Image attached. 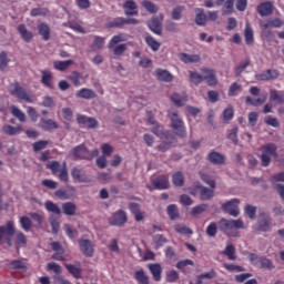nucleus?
<instances>
[{
    "label": "nucleus",
    "instance_id": "20",
    "mask_svg": "<svg viewBox=\"0 0 284 284\" xmlns=\"http://www.w3.org/2000/svg\"><path fill=\"white\" fill-rule=\"evenodd\" d=\"M71 176L74 181H78V183H88V181H90L88 175H85V172L79 168H73L71 170Z\"/></svg>",
    "mask_w": 284,
    "mask_h": 284
},
{
    "label": "nucleus",
    "instance_id": "27",
    "mask_svg": "<svg viewBox=\"0 0 284 284\" xmlns=\"http://www.w3.org/2000/svg\"><path fill=\"white\" fill-rule=\"evenodd\" d=\"M260 28L262 31V37L266 39V41H274V32H272L271 27H268L265 22H260Z\"/></svg>",
    "mask_w": 284,
    "mask_h": 284
},
{
    "label": "nucleus",
    "instance_id": "52",
    "mask_svg": "<svg viewBox=\"0 0 284 284\" xmlns=\"http://www.w3.org/2000/svg\"><path fill=\"white\" fill-rule=\"evenodd\" d=\"M183 10H185V7H182V6H178L173 8L171 12V18L173 19V21H179L181 19L183 14Z\"/></svg>",
    "mask_w": 284,
    "mask_h": 284
},
{
    "label": "nucleus",
    "instance_id": "47",
    "mask_svg": "<svg viewBox=\"0 0 284 284\" xmlns=\"http://www.w3.org/2000/svg\"><path fill=\"white\" fill-rule=\"evenodd\" d=\"M103 45H105V38L95 36L94 41L92 43V50H103Z\"/></svg>",
    "mask_w": 284,
    "mask_h": 284
},
{
    "label": "nucleus",
    "instance_id": "49",
    "mask_svg": "<svg viewBox=\"0 0 284 284\" xmlns=\"http://www.w3.org/2000/svg\"><path fill=\"white\" fill-rule=\"evenodd\" d=\"M234 11V0H226L222 7V14H232Z\"/></svg>",
    "mask_w": 284,
    "mask_h": 284
},
{
    "label": "nucleus",
    "instance_id": "5",
    "mask_svg": "<svg viewBox=\"0 0 284 284\" xmlns=\"http://www.w3.org/2000/svg\"><path fill=\"white\" fill-rule=\"evenodd\" d=\"M261 152L262 168H270L272 158L276 159L278 156V146L274 143H267L261 148Z\"/></svg>",
    "mask_w": 284,
    "mask_h": 284
},
{
    "label": "nucleus",
    "instance_id": "64",
    "mask_svg": "<svg viewBox=\"0 0 284 284\" xmlns=\"http://www.w3.org/2000/svg\"><path fill=\"white\" fill-rule=\"evenodd\" d=\"M241 92V84L234 82L229 89V97H236Z\"/></svg>",
    "mask_w": 284,
    "mask_h": 284
},
{
    "label": "nucleus",
    "instance_id": "18",
    "mask_svg": "<svg viewBox=\"0 0 284 284\" xmlns=\"http://www.w3.org/2000/svg\"><path fill=\"white\" fill-rule=\"evenodd\" d=\"M260 17H270L274 12V4L272 2H263L257 6Z\"/></svg>",
    "mask_w": 284,
    "mask_h": 284
},
{
    "label": "nucleus",
    "instance_id": "30",
    "mask_svg": "<svg viewBox=\"0 0 284 284\" xmlns=\"http://www.w3.org/2000/svg\"><path fill=\"white\" fill-rule=\"evenodd\" d=\"M134 278L139 284H150V276L143 268L134 272Z\"/></svg>",
    "mask_w": 284,
    "mask_h": 284
},
{
    "label": "nucleus",
    "instance_id": "9",
    "mask_svg": "<svg viewBox=\"0 0 284 284\" xmlns=\"http://www.w3.org/2000/svg\"><path fill=\"white\" fill-rule=\"evenodd\" d=\"M271 226H272V219L270 217V214L262 212L260 214V219L257 220V223L254 225V230H256V232H270Z\"/></svg>",
    "mask_w": 284,
    "mask_h": 284
},
{
    "label": "nucleus",
    "instance_id": "1",
    "mask_svg": "<svg viewBox=\"0 0 284 284\" xmlns=\"http://www.w3.org/2000/svg\"><path fill=\"white\" fill-rule=\"evenodd\" d=\"M12 236L18 252L20 247H26L28 245V236H26L23 231H17L14 221L9 220L4 225L0 226V245H2L4 241L8 247H12Z\"/></svg>",
    "mask_w": 284,
    "mask_h": 284
},
{
    "label": "nucleus",
    "instance_id": "55",
    "mask_svg": "<svg viewBox=\"0 0 284 284\" xmlns=\"http://www.w3.org/2000/svg\"><path fill=\"white\" fill-rule=\"evenodd\" d=\"M122 41H125V39H123V33L113 36L108 44V48L112 49V48H114V45H119V43H121Z\"/></svg>",
    "mask_w": 284,
    "mask_h": 284
},
{
    "label": "nucleus",
    "instance_id": "36",
    "mask_svg": "<svg viewBox=\"0 0 284 284\" xmlns=\"http://www.w3.org/2000/svg\"><path fill=\"white\" fill-rule=\"evenodd\" d=\"M142 8L150 12V14H156L159 12V6L154 4L152 1L143 0Z\"/></svg>",
    "mask_w": 284,
    "mask_h": 284
},
{
    "label": "nucleus",
    "instance_id": "33",
    "mask_svg": "<svg viewBox=\"0 0 284 284\" xmlns=\"http://www.w3.org/2000/svg\"><path fill=\"white\" fill-rule=\"evenodd\" d=\"M12 116H14L16 119H18V121H20V123H26V113H23V111H21V109H19L17 105H11L9 108Z\"/></svg>",
    "mask_w": 284,
    "mask_h": 284
},
{
    "label": "nucleus",
    "instance_id": "42",
    "mask_svg": "<svg viewBox=\"0 0 284 284\" xmlns=\"http://www.w3.org/2000/svg\"><path fill=\"white\" fill-rule=\"evenodd\" d=\"M244 39L247 45H252V43H254V31L250 28V23L245 27Z\"/></svg>",
    "mask_w": 284,
    "mask_h": 284
},
{
    "label": "nucleus",
    "instance_id": "41",
    "mask_svg": "<svg viewBox=\"0 0 284 284\" xmlns=\"http://www.w3.org/2000/svg\"><path fill=\"white\" fill-rule=\"evenodd\" d=\"M153 243L155 245V250H161V247L168 243V239L163 234H156L153 236Z\"/></svg>",
    "mask_w": 284,
    "mask_h": 284
},
{
    "label": "nucleus",
    "instance_id": "23",
    "mask_svg": "<svg viewBox=\"0 0 284 284\" xmlns=\"http://www.w3.org/2000/svg\"><path fill=\"white\" fill-rule=\"evenodd\" d=\"M64 267L67 270V272H69V274H71V276H73V278H81L82 274H83V270L81 268V266H77L73 264H64Z\"/></svg>",
    "mask_w": 284,
    "mask_h": 284
},
{
    "label": "nucleus",
    "instance_id": "15",
    "mask_svg": "<svg viewBox=\"0 0 284 284\" xmlns=\"http://www.w3.org/2000/svg\"><path fill=\"white\" fill-rule=\"evenodd\" d=\"M148 268L152 275L153 281L159 283L161 281L162 274H163V267H161V264H159V263L149 264Z\"/></svg>",
    "mask_w": 284,
    "mask_h": 284
},
{
    "label": "nucleus",
    "instance_id": "10",
    "mask_svg": "<svg viewBox=\"0 0 284 284\" xmlns=\"http://www.w3.org/2000/svg\"><path fill=\"white\" fill-rule=\"evenodd\" d=\"M241 203L240 199H232L229 202L222 204V210L230 214V216H239L241 211L239 210V205Z\"/></svg>",
    "mask_w": 284,
    "mask_h": 284
},
{
    "label": "nucleus",
    "instance_id": "62",
    "mask_svg": "<svg viewBox=\"0 0 284 284\" xmlns=\"http://www.w3.org/2000/svg\"><path fill=\"white\" fill-rule=\"evenodd\" d=\"M245 214L246 216H248V219H256V206L252 205V204H247L245 206Z\"/></svg>",
    "mask_w": 284,
    "mask_h": 284
},
{
    "label": "nucleus",
    "instance_id": "57",
    "mask_svg": "<svg viewBox=\"0 0 284 284\" xmlns=\"http://www.w3.org/2000/svg\"><path fill=\"white\" fill-rule=\"evenodd\" d=\"M187 265L194 266V261H192V260H181L176 263L175 267L178 270H181V272H183L185 274V267H187Z\"/></svg>",
    "mask_w": 284,
    "mask_h": 284
},
{
    "label": "nucleus",
    "instance_id": "11",
    "mask_svg": "<svg viewBox=\"0 0 284 284\" xmlns=\"http://www.w3.org/2000/svg\"><path fill=\"white\" fill-rule=\"evenodd\" d=\"M110 225H115L116 227H122L128 223V214L123 210H119L118 212L113 213L112 216L109 219Z\"/></svg>",
    "mask_w": 284,
    "mask_h": 284
},
{
    "label": "nucleus",
    "instance_id": "54",
    "mask_svg": "<svg viewBox=\"0 0 284 284\" xmlns=\"http://www.w3.org/2000/svg\"><path fill=\"white\" fill-rule=\"evenodd\" d=\"M264 23L268 27V28H283V20H281L280 18H274V19H270L267 21H264Z\"/></svg>",
    "mask_w": 284,
    "mask_h": 284
},
{
    "label": "nucleus",
    "instance_id": "58",
    "mask_svg": "<svg viewBox=\"0 0 284 284\" xmlns=\"http://www.w3.org/2000/svg\"><path fill=\"white\" fill-rule=\"evenodd\" d=\"M70 65H72V60L54 62L55 70H60V71L68 70Z\"/></svg>",
    "mask_w": 284,
    "mask_h": 284
},
{
    "label": "nucleus",
    "instance_id": "61",
    "mask_svg": "<svg viewBox=\"0 0 284 284\" xmlns=\"http://www.w3.org/2000/svg\"><path fill=\"white\" fill-rule=\"evenodd\" d=\"M41 83L43 85H45V88H50L52 90V88H54L52 85V74L50 73H43L42 74V79H41Z\"/></svg>",
    "mask_w": 284,
    "mask_h": 284
},
{
    "label": "nucleus",
    "instance_id": "48",
    "mask_svg": "<svg viewBox=\"0 0 284 284\" xmlns=\"http://www.w3.org/2000/svg\"><path fill=\"white\" fill-rule=\"evenodd\" d=\"M109 50H112V52L115 57H122V54L125 52V50H128V44L126 43L116 44Z\"/></svg>",
    "mask_w": 284,
    "mask_h": 284
},
{
    "label": "nucleus",
    "instance_id": "19",
    "mask_svg": "<svg viewBox=\"0 0 284 284\" xmlns=\"http://www.w3.org/2000/svg\"><path fill=\"white\" fill-rule=\"evenodd\" d=\"M21 39L24 40L26 43H30L32 39H34V33L32 31L28 30V27L26 24H19L17 28Z\"/></svg>",
    "mask_w": 284,
    "mask_h": 284
},
{
    "label": "nucleus",
    "instance_id": "59",
    "mask_svg": "<svg viewBox=\"0 0 284 284\" xmlns=\"http://www.w3.org/2000/svg\"><path fill=\"white\" fill-rule=\"evenodd\" d=\"M207 204H200L192 209V216H199V214H203V212H207Z\"/></svg>",
    "mask_w": 284,
    "mask_h": 284
},
{
    "label": "nucleus",
    "instance_id": "25",
    "mask_svg": "<svg viewBox=\"0 0 284 284\" xmlns=\"http://www.w3.org/2000/svg\"><path fill=\"white\" fill-rule=\"evenodd\" d=\"M171 101L172 103H174V105H176V108H183V105H185V103H187V94L185 93H174L171 97Z\"/></svg>",
    "mask_w": 284,
    "mask_h": 284
},
{
    "label": "nucleus",
    "instance_id": "2",
    "mask_svg": "<svg viewBox=\"0 0 284 284\" xmlns=\"http://www.w3.org/2000/svg\"><path fill=\"white\" fill-rule=\"evenodd\" d=\"M9 94L16 97L19 101H26V103H34V94L32 91L21 87L19 82H12L9 85Z\"/></svg>",
    "mask_w": 284,
    "mask_h": 284
},
{
    "label": "nucleus",
    "instance_id": "3",
    "mask_svg": "<svg viewBox=\"0 0 284 284\" xmlns=\"http://www.w3.org/2000/svg\"><path fill=\"white\" fill-rule=\"evenodd\" d=\"M168 116L171 121V128L175 134V136H179L180 139H185L187 136V130L185 129V122L183 121V118L179 115L175 111H169Z\"/></svg>",
    "mask_w": 284,
    "mask_h": 284
},
{
    "label": "nucleus",
    "instance_id": "40",
    "mask_svg": "<svg viewBox=\"0 0 284 284\" xmlns=\"http://www.w3.org/2000/svg\"><path fill=\"white\" fill-rule=\"evenodd\" d=\"M145 42H146V45H149V48L153 50V52H159L161 48V43L156 41L152 36H146Z\"/></svg>",
    "mask_w": 284,
    "mask_h": 284
},
{
    "label": "nucleus",
    "instance_id": "8",
    "mask_svg": "<svg viewBox=\"0 0 284 284\" xmlns=\"http://www.w3.org/2000/svg\"><path fill=\"white\" fill-rule=\"evenodd\" d=\"M221 232H227V230H244L245 224L241 220H226L222 219L219 222Z\"/></svg>",
    "mask_w": 284,
    "mask_h": 284
},
{
    "label": "nucleus",
    "instance_id": "32",
    "mask_svg": "<svg viewBox=\"0 0 284 284\" xmlns=\"http://www.w3.org/2000/svg\"><path fill=\"white\" fill-rule=\"evenodd\" d=\"M78 99H97V93L92 89H81L75 93Z\"/></svg>",
    "mask_w": 284,
    "mask_h": 284
},
{
    "label": "nucleus",
    "instance_id": "56",
    "mask_svg": "<svg viewBox=\"0 0 284 284\" xmlns=\"http://www.w3.org/2000/svg\"><path fill=\"white\" fill-rule=\"evenodd\" d=\"M48 143H50L48 140H40L32 144L33 152H41V150H45L48 146Z\"/></svg>",
    "mask_w": 284,
    "mask_h": 284
},
{
    "label": "nucleus",
    "instance_id": "37",
    "mask_svg": "<svg viewBox=\"0 0 284 284\" xmlns=\"http://www.w3.org/2000/svg\"><path fill=\"white\" fill-rule=\"evenodd\" d=\"M19 223L21 230L24 232H30L32 230V220L29 216H20Z\"/></svg>",
    "mask_w": 284,
    "mask_h": 284
},
{
    "label": "nucleus",
    "instance_id": "24",
    "mask_svg": "<svg viewBox=\"0 0 284 284\" xmlns=\"http://www.w3.org/2000/svg\"><path fill=\"white\" fill-rule=\"evenodd\" d=\"M270 101H273V103H276L277 105H283L284 92L272 89L270 91Z\"/></svg>",
    "mask_w": 284,
    "mask_h": 284
},
{
    "label": "nucleus",
    "instance_id": "14",
    "mask_svg": "<svg viewBox=\"0 0 284 284\" xmlns=\"http://www.w3.org/2000/svg\"><path fill=\"white\" fill-rule=\"evenodd\" d=\"M122 8L126 17H136L139 14V6L134 0H126Z\"/></svg>",
    "mask_w": 284,
    "mask_h": 284
},
{
    "label": "nucleus",
    "instance_id": "38",
    "mask_svg": "<svg viewBox=\"0 0 284 284\" xmlns=\"http://www.w3.org/2000/svg\"><path fill=\"white\" fill-rule=\"evenodd\" d=\"M195 23L196 26H205L207 23V16L203 9H196Z\"/></svg>",
    "mask_w": 284,
    "mask_h": 284
},
{
    "label": "nucleus",
    "instance_id": "50",
    "mask_svg": "<svg viewBox=\"0 0 284 284\" xmlns=\"http://www.w3.org/2000/svg\"><path fill=\"white\" fill-rule=\"evenodd\" d=\"M125 26V18L118 17L108 23V28H123Z\"/></svg>",
    "mask_w": 284,
    "mask_h": 284
},
{
    "label": "nucleus",
    "instance_id": "21",
    "mask_svg": "<svg viewBox=\"0 0 284 284\" xmlns=\"http://www.w3.org/2000/svg\"><path fill=\"white\" fill-rule=\"evenodd\" d=\"M207 160L210 163H213V165H223V163H225V156L215 151L209 153Z\"/></svg>",
    "mask_w": 284,
    "mask_h": 284
},
{
    "label": "nucleus",
    "instance_id": "28",
    "mask_svg": "<svg viewBox=\"0 0 284 284\" xmlns=\"http://www.w3.org/2000/svg\"><path fill=\"white\" fill-rule=\"evenodd\" d=\"M23 128L21 125L12 126L10 124H6L2 126L3 134H7L8 136H14L19 134V132H22Z\"/></svg>",
    "mask_w": 284,
    "mask_h": 284
},
{
    "label": "nucleus",
    "instance_id": "12",
    "mask_svg": "<svg viewBox=\"0 0 284 284\" xmlns=\"http://www.w3.org/2000/svg\"><path fill=\"white\" fill-rule=\"evenodd\" d=\"M195 192L200 194L201 201H211L214 199V189H207V186H203L202 184L195 185Z\"/></svg>",
    "mask_w": 284,
    "mask_h": 284
},
{
    "label": "nucleus",
    "instance_id": "16",
    "mask_svg": "<svg viewBox=\"0 0 284 284\" xmlns=\"http://www.w3.org/2000/svg\"><path fill=\"white\" fill-rule=\"evenodd\" d=\"M80 251L84 256L91 257L94 254V248L92 247V242L90 240H79Z\"/></svg>",
    "mask_w": 284,
    "mask_h": 284
},
{
    "label": "nucleus",
    "instance_id": "29",
    "mask_svg": "<svg viewBox=\"0 0 284 284\" xmlns=\"http://www.w3.org/2000/svg\"><path fill=\"white\" fill-rule=\"evenodd\" d=\"M38 33L42 37L43 41H50V26L45 22L38 24Z\"/></svg>",
    "mask_w": 284,
    "mask_h": 284
},
{
    "label": "nucleus",
    "instance_id": "51",
    "mask_svg": "<svg viewBox=\"0 0 284 284\" xmlns=\"http://www.w3.org/2000/svg\"><path fill=\"white\" fill-rule=\"evenodd\" d=\"M190 81L194 85H200V83H203V81H205V75H201L197 72H191Z\"/></svg>",
    "mask_w": 284,
    "mask_h": 284
},
{
    "label": "nucleus",
    "instance_id": "45",
    "mask_svg": "<svg viewBox=\"0 0 284 284\" xmlns=\"http://www.w3.org/2000/svg\"><path fill=\"white\" fill-rule=\"evenodd\" d=\"M44 207L48 212H51L52 214H61V209L59 207V205L54 204V202L52 201H47L44 203Z\"/></svg>",
    "mask_w": 284,
    "mask_h": 284
},
{
    "label": "nucleus",
    "instance_id": "31",
    "mask_svg": "<svg viewBox=\"0 0 284 284\" xmlns=\"http://www.w3.org/2000/svg\"><path fill=\"white\" fill-rule=\"evenodd\" d=\"M62 211L65 216H74L77 214V204L74 202H65L62 204Z\"/></svg>",
    "mask_w": 284,
    "mask_h": 284
},
{
    "label": "nucleus",
    "instance_id": "13",
    "mask_svg": "<svg viewBox=\"0 0 284 284\" xmlns=\"http://www.w3.org/2000/svg\"><path fill=\"white\" fill-rule=\"evenodd\" d=\"M77 123L79 125H87L89 130H94V128H99V121H97L94 118H90L83 114L77 115Z\"/></svg>",
    "mask_w": 284,
    "mask_h": 284
},
{
    "label": "nucleus",
    "instance_id": "35",
    "mask_svg": "<svg viewBox=\"0 0 284 284\" xmlns=\"http://www.w3.org/2000/svg\"><path fill=\"white\" fill-rule=\"evenodd\" d=\"M154 77L158 81H162L163 83H172V81H174V75L170 72H155Z\"/></svg>",
    "mask_w": 284,
    "mask_h": 284
},
{
    "label": "nucleus",
    "instance_id": "22",
    "mask_svg": "<svg viewBox=\"0 0 284 284\" xmlns=\"http://www.w3.org/2000/svg\"><path fill=\"white\" fill-rule=\"evenodd\" d=\"M40 128L44 130V132H51V130H57L59 124L52 119H41Z\"/></svg>",
    "mask_w": 284,
    "mask_h": 284
},
{
    "label": "nucleus",
    "instance_id": "60",
    "mask_svg": "<svg viewBox=\"0 0 284 284\" xmlns=\"http://www.w3.org/2000/svg\"><path fill=\"white\" fill-rule=\"evenodd\" d=\"M217 232H219V226L216 225L215 222H211L209 224V226L206 227V234L209 236H211L212 239H214V236H216Z\"/></svg>",
    "mask_w": 284,
    "mask_h": 284
},
{
    "label": "nucleus",
    "instance_id": "26",
    "mask_svg": "<svg viewBox=\"0 0 284 284\" xmlns=\"http://www.w3.org/2000/svg\"><path fill=\"white\" fill-rule=\"evenodd\" d=\"M179 59L182 61V63H199V61H201V55L180 53Z\"/></svg>",
    "mask_w": 284,
    "mask_h": 284
},
{
    "label": "nucleus",
    "instance_id": "4",
    "mask_svg": "<svg viewBox=\"0 0 284 284\" xmlns=\"http://www.w3.org/2000/svg\"><path fill=\"white\" fill-rule=\"evenodd\" d=\"M47 170H50L53 176H57L59 181H62L63 183H68L69 176H68V162H61L59 161H51L47 163Z\"/></svg>",
    "mask_w": 284,
    "mask_h": 284
},
{
    "label": "nucleus",
    "instance_id": "39",
    "mask_svg": "<svg viewBox=\"0 0 284 284\" xmlns=\"http://www.w3.org/2000/svg\"><path fill=\"white\" fill-rule=\"evenodd\" d=\"M222 254L227 256L229 261H236V248L232 244L226 245Z\"/></svg>",
    "mask_w": 284,
    "mask_h": 284
},
{
    "label": "nucleus",
    "instance_id": "46",
    "mask_svg": "<svg viewBox=\"0 0 284 284\" xmlns=\"http://www.w3.org/2000/svg\"><path fill=\"white\" fill-rule=\"evenodd\" d=\"M166 213L171 221H176V219H179V209L175 204L169 205L166 209Z\"/></svg>",
    "mask_w": 284,
    "mask_h": 284
},
{
    "label": "nucleus",
    "instance_id": "43",
    "mask_svg": "<svg viewBox=\"0 0 284 284\" xmlns=\"http://www.w3.org/2000/svg\"><path fill=\"white\" fill-rule=\"evenodd\" d=\"M173 185L176 187H183V184L185 183V179L183 178V173L181 171L176 172L172 176Z\"/></svg>",
    "mask_w": 284,
    "mask_h": 284
},
{
    "label": "nucleus",
    "instance_id": "17",
    "mask_svg": "<svg viewBox=\"0 0 284 284\" xmlns=\"http://www.w3.org/2000/svg\"><path fill=\"white\" fill-rule=\"evenodd\" d=\"M149 29L153 31L154 34H158L161 37L163 34V24L161 23V20H159V17H153L151 21L148 23Z\"/></svg>",
    "mask_w": 284,
    "mask_h": 284
},
{
    "label": "nucleus",
    "instance_id": "7",
    "mask_svg": "<svg viewBox=\"0 0 284 284\" xmlns=\"http://www.w3.org/2000/svg\"><path fill=\"white\" fill-rule=\"evenodd\" d=\"M151 184L148 186L150 192H154V190H168L170 187V178L168 175H159L151 180Z\"/></svg>",
    "mask_w": 284,
    "mask_h": 284
},
{
    "label": "nucleus",
    "instance_id": "34",
    "mask_svg": "<svg viewBox=\"0 0 284 284\" xmlns=\"http://www.w3.org/2000/svg\"><path fill=\"white\" fill-rule=\"evenodd\" d=\"M257 81H272V79H278V72H263L255 74Z\"/></svg>",
    "mask_w": 284,
    "mask_h": 284
},
{
    "label": "nucleus",
    "instance_id": "63",
    "mask_svg": "<svg viewBox=\"0 0 284 284\" xmlns=\"http://www.w3.org/2000/svg\"><path fill=\"white\" fill-rule=\"evenodd\" d=\"M204 81L207 83V85H216V83H219L214 73H205Z\"/></svg>",
    "mask_w": 284,
    "mask_h": 284
},
{
    "label": "nucleus",
    "instance_id": "6",
    "mask_svg": "<svg viewBox=\"0 0 284 284\" xmlns=\"http://www.w3.org/2000/svg\"><path fill=\"white\" fill-rule=\"evenodd\" d=\"M99 154V150H93V152H89L88 148L84 144H80L73 149L74 159H82L85 161H91L92 158Z\"/></svg>",
    "mask_w": 284,
    "mask_h": 284
},
{
    "label": "nucleus",
    "instance_id": "53",
    "mask_svg": "<svg viewBox=\"0 0 284 284\" xmlns=\"http://www.w3.org/2000/svg\"><path fill=\"white\" fill-rule=\"evenodd\" d=\"M179 278H180L179 272H176L175 270H171L166 272V276H165L166 283H176Z\"/></svg>",
    "mask_w": 284,
    "mask_h": 284
},
{
    "label": "nucleus",
    "instance_id": "44",
    "mask_svg": "<svg viewBox=\"0 0 284 284\" xmlns=\"http://www.w3.org/2000/svg\"><path fill=\"white\" fill-rule=\"evenodd\" d=\"M150 125H153L151 129V132L155 134V136H161L163 134V126L159 123H156L152 118H149Z\"/></svg>",
    "mask_w": 284,
    "mask_h": 284
}]
</instances>
